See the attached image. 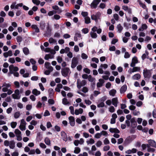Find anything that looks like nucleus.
I'll use <instances>...</instances> for the list:
<instances>
[{
	"label": "nucleus",
	"instance_id": "1",
	"mask_svg": "<svg viewBox=\"0 0 156 156\" xmlns=\"http://www.w3.org/2000/svg\"><path fill=\"white\" fill-rule=\"evenodd\" d=\"M152 69H144L143 70V74L145 78L149 79L151 76Z\"/></svg>",
	"mask_w": 156,
	"mask_h": 156
},
{
	"label": "nucleus",
	"instance_id": "2",
	"mask_svg": "<svg viewBox=\"0 0 156 156\" xmlns=\"http://www.w3.org/2000/svg\"><path fill=\"white\" fill-rule=\"evenodd\" d=\"M71 73L70 69L69 68L66 67L63 69H62L61 70V73L62 75L65 77L68 76L69 74Z\"/></svg>",
	"mask_w": 156,
	"mask_h": 156
},
{
	"label": "nucleus",
	"instance_id": "3",
	"mask_svg": "<svg viewBox=\"0 0 156 156\" xmlns=\"http://www.w3.org/2000/svg\"><path fill=\"white\" fill-rule=\"evenodd\" d=\"M101 1V0H93L90 5L91 8L92 9H96L98 5Z\"/></svg>",
	"mask_w": 156,
	"mask_h": 156
},
{
	"label": "nucleus",
	"instance_id": "4",
	"mask_svg": "<svg viewBox=\"0 0 156 156\" xmlns=\"http://www.w3.org/2000/svg\"><path fill=\"white\" fill-rule=\"evenodd\" d=\"M78 63V58L76 57H73V58L72 63L71 65V67L72 68H75L77 66Z\"/></svg>",
	"mask_w": 156,
	"mask_h": 156
},
{
	"label": "nucleus",
	"instance_id": "5",
	"mask_svg": "<svg viewBox=\"0 0 156 156\" xmlns=\"http://www.w3.org/2000/svg\"><path fill=\"white\" fill-rule=\"evenodd\" d=\"M20 94L19 90L18 89H16L15 91L14 94H12V97L14 99H19L20 97Z\"/></svg>",
	"mask_w": 156,
	"mask_h": 156
},
{
	"label": "nucleus",
	"instance_id": "6",
	"mask_svg": "<svg viewBox=\"0 0 156 156\" xmlns=\"http://www.w3.org/2000/svg\"><path fill=\"white\" fill-rule=\"evenodd\" d=\"M140 70V67H135L133 69L130 68L128 71V72L130 74L136 72H139Z\"/></svg>",
	"mask_w": 156,
	"mask_h": 156
},
{
	"label": "nucleus",
	"instance_id": "7",
	"mask_svg": "<svg viewBox=\"0 0 156 156\" xmlns=\"http://www.w3.org/2000/svg\"><path fill=\"white\" fill-rule=\"evenodd\" d=\"M130 122L131 123V127L133 128H135L137 125V124L135 119V118H132L130 120Z\"/></svg>",
	"mask_w": 156,
	"mask_h": 156
},
{
	"label": "nucleus",
	"instance_id": "8",
	"mask_svg": "<svg viewBox=\"0 0 156 156\" xmlns=\"http://www.w3.org/2000/svg\"><path fill=\"white\" fill-rule=\"evenodd\" d=\"M69 119L70 125L72 126H74L75 124L74 118L73 116H70L69 117Z\"/></svg>",
	"mask_w": 156,
	"mask_h": 156
},
{
	"label": "nucleus",
	"instance_id": "9",
	"mask_svg": "<svg viewBox=\"0 0 156 156\" xmlns=\"http://www.w3.org/2000/svg\"><path fill=\"white\" fill-rule=\"evenodd\" d=\"M61 136L63 140L66 141L68 140L67 135L63 131H62L61 133Z\"/></svg>",
	"mask_w": 156,
	"mask_h": 156
},
{
	"label": "nucleus",
	"instance_id": "10",
	"mask_svg": "<svg viewBox=\"0 0 156 156\" xmlns=\"http://www.w3.org/2000/svg\"><path fill=\"white\" fill-rule=\"evenodd\" d=\"M148 142L150 144L151 147L156 148V142L154 140L151 139L149 140H148Z\"/></svg>",
	"mask_w": 156,
	"mask_h": 156
},
{
	"label": "nucleus",
	"instance_id": "11",
	"mask_svg": "<svg viewBox=\"0 0 156 156\" xmlns=\"http://www.w3.org/2000/svg\"><path fill=\"white\" fill-rule=\"evenodd\" d=\"M112 104L115 107H117L118 103V98H113L112 99Z\"/></svg>",
	"mask_w": 156,
	"mask_h": 156
},
{
	"label": "nucleus",
	"instance_id": "12",
	"mask_svg": "<svg viewBox=\"0 0 156 156\" xmlns=\"http://www.w3.org/2000/svg\"><path fill=\"white\" fill-rule=\"evenodd\" d=\"M127 89L126 85L125 84L122 86L120 89V92L121 94L124 93L126 92Z\"/></svg>",
	"mask_w": 156,
	"mask_h": 156
},
{
	"label": "nucleus",
	"instance_id": "13",
	"mask_svg": "<svg viewBox=\"0 0 156 156\" xmlns=\"http://www.w3.org/2000/svg\"><path fill=\"white\" fill-rule=\"evenodd\" d=\"M109 131L112 133H120L119 131L116 128H110L109 129Z\"/></svg>",
	"mask_w": 156,
	"mask_h": 156
},
{
	"label": "nucleus",
	"instance_id": "14",
	"mask_svg": "<svg viewBox=\"0 0 156 156\" xmlns=\"http://www.w3.org/2000/svg\"><path fill=\"white\" fill-rule=\"evenodd\" d=\"M140 77L141 76L139 73L136 74L132 77V79L134 80H138L140 79Z\"/></svg>",
	"mask_w": 156,
	"mask_h": 156
},
{
	"label": "nucleus",
	"instance_id": "15",
	"mask_svg": "<svg viewBox=\"0 0 156 156\" xmlns=\"http://www.w3.org/2000/svg\"><path fill=\"white\" fill-rule=\"evenodd\" d=\"M15 142L14 140H11L9 142V147L11 149H13L15 147Z\"/></svg>",
	"mask_w": 156,
	"mask_h": 156
},
{
	"label": "nucleus",
	"instance_id": "16",
	"mask_svg": "<svg viewBox=\"0 0 156 156\" xmlns=\"http://www.w3.org/2000/svg\"><path fill=\"white\" fill-rule=\"evenodd\" d=\"M31 27L35 30V32L36 33H39L40 32L39 29L37 26L36 25H32Z\"/></svg>",
	"mask_w": 156,
	"mask_h": 156
},
{
	"label": "nucleus",
	"instance_id": "17",
	"mask_svg": "<svg viewBox=\"0 0 156 156\" xmlns=\"http://www.w3.org/2000/svg\"><path fill=\"white\" fill-rule=\"evenodd\" d=\"M81 37V34L79 33H76L75 35L74 40L75 41H76L78 40V37L80 38Z\"/></svg>",
	"mask_w": 156,
	"mask_h": 156
},
{
	"label": "nucleus",
	"instance_id": "18",
	"mask_svg": "<svg viewBox=\"0 0 156 156\" xmlns=\"http://www.w3.org/2000/svg\"><path fill=\"white\" fill-rule=\"evenodd\" d=\"M23 51L25 55H27L29 54V51L27 47H24L23 49Z\"/></svg>",
	"mask_w": 156,
	"mask_h": 156
},
{
	"label": "nucleus",
	"instance_id": "19",
	"mask_svg": "<svg viewBox=\"0 0 156 156\" xmlns=\"http://www.w3.org/2000/svg\"><path fill=\"white\" fill-rule=\"evenodd\" d=\"M32 93L36 96H37L40 94V91L38 90L37 89H33L32 91Z\"/></svg>",
	"mask_w": 156,
	"mask_h": 156
},
{
	"label": "nucleus",
	"instance_id": "20",
	"mask_svg": "<svg viewBox=\"0 0 156 156\" xmlns=\"http://www.w3.org/2000/svg\"><path fill=\"white\" fill-rule=\"evenodd\" d=\"M45 23L44 21H41L40 23V27L42 30H44L45 27Z\"/></svg>",
	"mask_w": 156,
	"mask_h": 156
},
{
	"label": "nucleus",
	"instance_id": "21",
	"mask_svg": "<svg viewBox=\"0 0 156 156\" xmlns=\"http://www.w3.org/2000/svg\"><path fill=\"white\" fill-rule=\"evenodd\" d=\"M132 141L131 138L130 136L127 137L125 140V143L127 144H129Z\"/></svg>",
	"mask_w": 156,
	"mask_h": 156
},
{
	"label": "nucleus",
	"instance_id": "22",
	"mask_svg": "<svg viewBox=\"0 0 156 156\" xmlns=\"http://www.w3.org/2000/svg\"><path fill=\"white\" fill-rule=\"evenodd\" d=\"M44 51L47 52H49L50 51L52 54H55V52L54 50H52L51 51V49L48 48H45Z\"/></svg>",
	"mask_w": 156,
	"mask_h": 156
},
{
	"label": "nucleus",
	"instance_id": "23",
	"mask_svg": "<svg viewBox=\"0 0 156 156\" xmlns=\"http://www.w3.org/2000/svg\"><path fill=\"white\" fill-rule=\"evenodd\" d=\"M44 142L48 145H50L51 144V141L49 138L48 137L45 138Z\"/></svg>",
	"mask_w": 156,
	"mask_h": 156
},
{
	"label": "nucleus",
	"instance_id": "24",
	"mask_svg": "<svg viewBox=\"0 0 156 156\" xmlns=\"http://www.w3.org/2000/svg\"><path fill=\"white\" fill-rule=\"evenodd\" d=\"M116 90L112 89L109 91V94L111 96H114L116 93Z\"/></svg>",
	"mask_w": 156,
	"mask_h": 156
},
{
	"label": "nucleus",
	"instance_id": "25",
	"mask_svg": "<svg viewBox=\"0 0 156 156\" xmlns=\"http://www.w3.org/2000/svg\"><path fill=\"white\" fill-rule=\"evenodd\" d=\"M90 34L91 37L93 38H96L97 37V34L94 32H90Z\"/></svg>",
	"mask_w": 156,
	"mask_h": 156
},
{
	"label": "nucleus",
	"instance_id": "26",
	"mask_svg": "<svg viewBox=\"0 0 156 156\" xmlns=\"http://www.w3.org/2000/svg\"><path fill=\"white\" fill-rule=\"evenodd\" d=\"M85 23L86 24H89L90 23V19L89 17L87 16L84 18Z\"/></svg>",
	"mask_w": 156,
	"mask_h": 156
},
{
	"label": "nucleus",
	"instance_id": "27",
	"mask_svg": "<svg viewBox=\"0 0 156 156\" xmlns=\"http://www.w3.org/2000/svg\"><path fill=\"white\" fill-rule=\"evenodd\" d=\"M13 67V65H11L9 66V72L10 74H13L14 73V71L12 69Z\"/></svg>",
	"mask_w": 156,
	"mask_h": 156
},
{
	"label": "nucleus",
	"instance_id": "28",
	"mask_svg": "<svg viewBox=\"0 0 156 156\" xmlns=\"http://www.w3.org/2000/svg\"><path fill=\"white\" fill-rule=\"evenodd\" d=\"M117 28L119 33H121L123 29V27L120 24L117 25Z\"/></svg>",
	"mask_w": 156,
	"mask_h": 156
},
{
	"label": "nucleus",
	"instance_id": "29",
	"mask_svg": "<svg viewBox=\"0 0 156 156\" xmlns=\"http://www.w3.org/2000/svg\"><path fill=\"white\" fill-rule=\"evenodd\" d=\"M14 133L16 134V136L21 135V132L18 129H15Z\"/></svg>",
	"mask_w": 156,
	"mask_h": 156
},
{
	"label": "nucleus",
	"instance_id": "30",
	"mask_svg": "<svg viewBox=\"0 0 156 156\" xmlns=\"http://www.w3.org/2000/svg\"><path fill=\"white\" fill-rule=\"evenodd\" d=\"M80 151V148L78 147H75V150L74 151V153L78 154L79 153Z\"/></svg>",
	"mask_w": 156,
	"mask_h": 156
},
{
	"label": "nucleus",
	"instance_id": "31",
	"mask_svg": "<svg viewBox=\"0 0 156 156\" xmlns=\"http://www.w3.org/2000/svg\"><path fill=\"white\" fill-rule=\"evenodd\" d=\"M20 114L19 112H16L14 114V117L15 119L18 118L20 116Z\"/></svg>",
	"mask_w": 156,
	"mask_h": 156
},
{
	"label": "nucleus",
	"instance_id": "32",
	"mask_svg": "<svg viewBox=\"0 0 156 156\" xmlns=\"http://www.w3.org/2000/svg\"><path fill=\"white\" fill-rule=\"evenodd\" d=\"M132 62L135 64L138 63V60L136 56H134L133 58Z\"/></svg>",
	"mask_w": 156,
	"mask_h": 156
},
{
	"label": "nucleus",
	"instance_id": "33",
	"mask_svg": "<svg viewBox=\"0 0 156 156\" xmlns=\"http://www.w3.org/2000/svg\"><path fill=\"white\" fill-rule=\"evenodd\" d=\"M32 2L34 4L36 5H39L40 3V1L38 0H32Z\"/></svg>",
	"mask_w": 156,
	"mask_h": 156
},
{
	"label": "nucleus",
	"instance_id": "34",
	"mask_svg": "<svg viewBox=\"0 0 156 156\" xmlns=\"http://www.w3.org/2000/svg\"><path fill=\"white\" fill-rule=\"evenodd\" d=\"M91 19L92 20H94L95 21H97L98 20V17L97 15L93 14L91 15Z\"/></svg>",
	"mask_w": 156,
	"mask_h": 156
},
{
	"label": "nucleus",
	"instance_id": "35",
	"mask_svg": "<svg viewBox=\"0 0 156 156\" xmlns=\"http://www.w3.org/2000/svg\"><path fill=\"white\" fill-rule=\"evenodd\" d=\"M94 140L92 138H90L89 141H87V144H93L94 143Z\"/></svg>",
	"mask_w": 156,
	"mask_h": 156
},
{
	"label": "nucleus",
	"instance_id": "36",
	"mask_svg": "<svg viewBox=\"0 0 156 156\" xmlns=\"http://www.w3.org/2000/svg\"><path fill=\"white\" fill-rule=\"evenodd\" d=\"M17 125V123L16 122H12L11 123V126L12 128H15Z\"/></svg>",
	"mask_w": 156,
	"mask_h": 156
},
{
	"label": "nucleus",
	"instance_id": "37",
	"mask_svg": "<svg viewBox=\"0 0 156 156\" xmlns=\"http://www.w3.org/2000/svg\"><path fill=\"white\" fill-rule=\"evenodd\" d=\"M16 40L18 42L20 43L22 41V37L20 36H18L16 37Z\"/></svg>",
	"mask_w": 156,
	"mask_h": 156
},
{
	"label": "nucleus",
	"instance_id": "38",
	"mask_svg": "<svg viewBox=\"0 0 156 156\" xmlns=\"http://www.w3.org/2000/svg\"><path fill=\"white\" fill-rule=\"evenodd\" d=\"M62 103L65 105H66L69 104V102L68 101L67 99L66 98H64L62 99Z\"/></svg>",
	"mask_w": 156,
	"mask_h": 156
},
{
	"label": "nucleus",
	"instance_id": "39",
	"mask_svg": "<svg viewBox=\"0 0 156 156\" xmlns=\"http://www.w3.org/2000/svg\"><path fill=\"white\" fill-rule=\"evenodd\" d=\"M51 55L50 54L46 55L44 57V59L46 60H48L49 58H51Z\"/></svg>",
	"mask_w": 156,
	"mask_h": 156
},
{
	"label": "nucleus",
	"instance_id": "40",
	"mask_svg": "<svg viewBox=\"0 0 156 156\" xmlns=\"http://www.w3.org/2000/svg\"><path fill=\"white\" fill-rule=\"evenodd\" d=\"M83 71L85 73L89 74L90 73V69L87 68H85L83 69Z\"/></svg>",
	"mask_w": 156,
	"mask_h": 156
},
{
	"label": "nucleus",
	"instance_id": "41",
	"mask_svg": "<svg viewBox=\"0 0 156 156\" xmlns=\"http://www.w3.org/2000/svg\"><path fill=\"white\" fill-rule=\"evenodd\" d=\"M110 149V147L109 145H106L104 147L103 151H106L109 150Z\"/></svg>",
	"mask_w": 156,
	"mask_h": 156
},
{
	"label": "nucleus",
	"instance_id": "42",
	"mask_svg": "<svg viewBox=\"0 0 156 156\" xmlns=\"http://www.w3.org/2000/svg\"><path fill=\"white\" fill-rule=\"evenodd\" d=\"M48 92L50 96H52L54 94V90L52 88H50L48 90Z\"/></svg>",
	"mask_w": 156,
	"mask_h": 156
},
{
	"label": "nucleus",
	"instance_id": "43",
	"mask_svg": "<svg viewBox=\"0 0 156 156\" xmlns=\"http://www.w3.org/2000/svg\"><path fill=\"white\" fill-rule=\"evenodd\" d=\"M26 123L24 119H23L21 120V124L20 126H26Z\"/></svg>",
	"mask_w": 156,
	"mask_h": 156
},
{
	"label": "nucleus",
	"instance_id": "44",
	"mask_svg": "<svg viewBox=\"0 0 156 156\" xmlns=\"http://www.w3.org/2000/svg\"><path fill=\"white\" fill-rule=\"evenodd\" d=\"M102 66H100L98 71L100 74H102L104 73V71L102 69V68L101 67Z\"/></svg>",
	"mask_w": 156,
	"mask_h": 156
},
{
	"label": "nucleus",
	"instance_id": "45",
	"mask_svg": "<svg viewBox=\"0 0 156 156\" xmlns=\"http://www.w3.org/2000/svg\"><path fill=\"white\" fill-rule=\"evenodd\" d=\"M102 144V142L100 140H99L97 142L96 145L97 147H100Z\"/></svg>",
	"mask_w": 156,
	"mask_h": 156
},
{
	"label": "nucleus",
	"instance_id": "46",
	"mask_svg": "<svg viewBox=\"0 0 156 156\" xmlns=\"http://www.w3.org/2000/svg\"><path fill=\"white\" fill-rule=\"evenodd\" d=\"M81 57L83 59H85L87 58V55L84 53H83L81 54Z\"/></svg>",
	"mask_w": 156,
	"mask_h": 156
},
{
	"label": "nucleus",
	"instance_id": "47",
	"mask_svg": "<svg viewBox=\"0 0 156 156\" xmlns=\"http://www.w3.org/2000/svg\"><path fill=\"white\" fill-rule=\"evenodd\" d=\"M130 57V55L128 52H125L124 55V57L125 58H129Z\"/></svg>",
	"mask_w": 156,
	"mask_h": 156
},
{
	"label": "nucleus",
	"instance_id": "48",
	"mask_svg": "<svg viewBox=\"0 0 156 156\" xmlns=\"http://www.w3.org/2000/svg\"><path fill=\"white\" fill-rule=\"evenodd\" d=\"M82 32L84 34H86L88 32L89 30L88 28H84L82 30Z\"/></svg>",
	"mask_w": 156,
	"mask_h": 156
},
{
	"label": "nucleus",
	"instance_id": "49",
	"mask_svg": "<svg viewBox=\"0 0 156 156\" xmlns=\"http://www.w3.org/2000/svg\"><path fill=\"white\" fill-rule=\"evenodd\" d=\"M115 111V108L113 106H111L109 108V111L113 113Z\"/></svg>",
	"mask_w": 156,
	"mask_h": 156
},
{
	"label": "nucleus",
	"instance_id": "50",
	"mask_svg": "<svg viewBox=\"0 0 156 156\" xmlns=\"http://www.w3.org/2000/svg\"><path fill=\"white\" fill-rule=\"evenodd\" d=\"M50 65V63L48 62H46L44 64L45 67L47 69L51 66Z\"/></svg>",
	"mask_w": 156,
	"mask_h": 156
},
{
	"label": "nucleus",
	"instance_id": "51",
	"mask_svg": "<svg viewBox=\"0 0 156 156\" xmlns=\"http://www.w3.org/2000/svg\"><path fill=\"white\" fill-rule=\"evenodd\" d=\"M8 61L12 64L15 63V59L14 58H10L9 60Z\"/></svg>",
	"mask_w": 156,
	"mask_h": 156
},
{
	"label": "nucleus",
	"instance_id": "52",
	"mask_svg": "<svg viewBox=\"0 0 156 156\" xmlns=\"http://www.w3.org/2000/svg\"><path fill=\"white\" fill-rule=\"evenodd\" d=\"M105 106V103L104 102H101L97 105V107L98 108L103 107Z\"/></svg>",
	"mask_w": 156,
	"mask_h": 156
},
{
	"label": "nucleus",
	"instance_id": "53",
	"mask_svg": "<svg viewBox=\"0 0 156 156\" xmlns=\"http://www.w3.org/2000/svg\"><path fill=\"white\" fill-rule=\"evenodd\" d=\"M79 83L82 86H83L86 84L87 82L85 80H83Z\"/></svg>",
	"mask_w": 156,
	"mask_h": 156
},
{
	"label": "nucleus",
	"instance_id": "54",
	"mask_svg": "<svg viewBox=\"0 0 156 156\" xmlns=\"http://www.w3.org/2000/svg\"><path fill=\"white\" fill-rule=\"evenodd\" d=\"M88 79L89 81L90 82H93L94 81V79L91 75H89Z\"/></svg>",
	"mask_w": 156,
	"mask_h": 156
},
{
	"label": "nucleus",
	"instance_id": "55",
	"mask_svg": "<svg viewBox=\"0 0 156 156\" xmlns=\"http://www.w3.org/2000/svg\"><path fill=\"white\" fill-rule=\"evenodd\" d=\"M106 5L105 3H100L99 5V7L102 9H104Z\"/></svg>",
	"mask_w": 156,
	"mask_h": 156
},
{
	"label": "nucleus",
	"instance_id": "56",
	"mask_svg": "<svg viewBox=\"0 0 156 156\" xmlns=\"http://www.w3.org/2000/svg\"><path fill=\"white\" fill-rule=\"evenodd\" d=\"M104 143L105 144L107 145L110 143V142L108 139L105 138L104 140Z\"/></svg>",
	"mask_w": 156,
	"mask_h": 156
},
{
	"label": "nucleus",
	"instance_id": "57",
	"mask_svg": "<svg viewBox=\"0 0 156 156\" xmlns=\"http://www.w3.org/2000/svg\"><path fill=\"white\" fill-rule=\"evenodd\" d=\"M101 136V133H97L95 134L94 136V137L97 139H99L100 138Z\"/></svg>",
	"mask_w": 156,
	"mask_h": 156
},
{
	"label": "nucleus",
	"instance_id": "58",
	"mask_svg": "<svg viewBox=\"0 0 156 156\" xmlns=\"http://www.w3.org/2000/svg\"><path fill=\"white\" fill-rule=\"evenodd\" d=\"M47 32L48 35H50L51 32V30L48 26L47 27Z\"/></svg>",
	"mask_w": 156,
	"mask_h": 156
},
{
	"label": "nucleus",
	"instance_id": "59",
	"mask_svg": "<svg viewBox=\"0 0 156 156\" xmlns=\"http://www.w3.org/2000/svg\"><path fill=\"white\" fill-rule=\"evenodd\" d=\"M11 85L9 83H4L3 84L2 87H5L7 88L9 87H10Z\"/></svg>",
	"mask_w": 156,
	"mask_h": 156
},
{
	"label": "nucleus",
	"instance_id": "60",
	"mask_svg": "<svg viewBox=\"0 0 156 156\" xmlns=\"http://www.w3.org/2000/svg\"><path fill=\"white\" fill-rule=\"evenodd\" d=\"M81 15L85 18L87 16L88 12H81Z\"/></svg>",
	"mask_w": 156,
	"mask_h": 156
},
{
	"label": "nucleus",
	"instance_id": "61",
	"mask_svg": "<svg viewBox=\"0 0 156 156\" xmlns=\"http://www.w3.org/2000/svg\"><path fill=\"white\" fill-rule=\"evenodd\" d=\"M69 109L70 110V112L72 115L74 114V110L73 107L72 106L69 107Z\"/></svg>",
	"mask_w": 156,
	"mask_h": 156
},
{
	"label": "nucleus",
	"instance_id": "62",
	"mask_svg": "<svg viewBox=\"0 0 156 156\" xmlns=\"http://www.w3.org/2000/svg\"><path fill=\"white\" fill-rule=\"evenodd\" d=\"M113 17L114 19L116 21L119 20V16L117 14H115L113 15Z\"/></svg>",
	"mask_w": 156,
	"mask_h": 156
},
{
	"label": "nucleus",
	"instance_id": "63",
	"mask_svg": "<svg viewBox=\"0 0 156 156\" xmlns=\"http://www.w3.org/2000/svg\"><path fill=\"white\" fill-rule=\"evenodd\" d=\"M38 77L37 76H33L31 78V80L33 81H37L38 80Z\"/></svg>",
	"mask_w": 156,
	"mask_h": 156
},
{
	"label": "nucleus",
	"instance_id": "64",
	"mask_svg": "<svg viewBox=\"0 0 156 156\" xmlns=\"http://www.w3.org/2000/svg\"><path fill=\"white\" fill-rule=\"evenodd\" d=\"M57 60L58 62L59 63H61L62 61V58L60 56L58 57Z\"/></svg>",
	"mask_w": 156,
	"mask_h": 156
}]
</instances>
